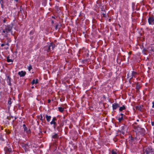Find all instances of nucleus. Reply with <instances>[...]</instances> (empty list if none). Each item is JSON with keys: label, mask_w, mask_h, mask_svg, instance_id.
I'll use <instances>...</instances> for the list:
<instances>
[{"label": "nucleus", "mask_w": 154, "mask_h": 154, "mask_svg": "<svg viewBox=\"0 0 154 154\" xmlns=\"http://www.w3.org/2000/svg\"><path fill=\"white\" fill-rule=\"evenodd\" d=\"M14 26V25L13 23L3 25L2 33V35H5V37H8V33L10 32L12 35H14L12 31Z\"/></svg>", "instance_id": "nucleus-1"}, {"label": "nucleus", "mask_w": 154, "mask_h": 154, "mask_svg": "<svg viewBox=\"0 0 154 154\" xmlns=\"http://www.w3.org/2000/svg\"><path fill=\"white\" fill-rule=\"evenodd\" d=\"M154 149H153L150 146H148L145 149H143V151L146 152V154H149L151 153V154H154Z\"/></svg>", "instance_id": "nucleus-2"}, {"label": "nucleus", "mask_w": 154, "mask_h": 154, "mask_svg": "<svg viewBox=\"0 0 154 154\" xmlns=\"http://www.w3.org/2000/svg\"><path fill=\"white\" fill-rule=\"evenodd\" d=\"M21 146L25 150V152H27L29 150V146L28 143H22L21 144Z\"/></svg>", "instance_id": "nucleus-3"}, {"label": "nucleus", "mask_w": 154, "mask_h": 154, "mask_svg": "<svg viewBox=\"0 0 154 154\" xmlns=\"http://www.w3.org/2000/svg\"><path fill=\"white\" fill-rule=\"evenodd\" d=\"M148 22L149 25H154V17L152 16H149L148 19Z\"/></svg>", "instance_id": "nucleus-4"}, {"label": "nucleus", "mask_w": 154, "mask_h": 154, "mask_svg": "<svg viewBox=\"0 0 154 154\" xmlns=\"http://www.w3.org/2000/svg\"><path fill=\"white\" fill-rule=\"evenodd\" d=\"M57 119L56 117H54L53 118L52 121L51 122L50 124L51 125H54V128L55 129V128L57 126V124L56 122H55L56 121Z\"/></svg>", "instance_id": "nucleus-5"}, {"label": "nucleus", "mask_w": 154, "mask_h": 154, "mask_svg": "<svg viewBox=\"0 0 154 154\" xmlns=\"http://www.w3.org/2000/svg\"><path fill=\"white\" fill-rule=\"evenodd\" d=\"M14 100V98L12 99L10 98L8 99V107L9 109L10 107L11 106V104L13 102Z\"/></svg>", "instance_id": "nucleus-6"}, {"label": "nucleus", "mask_w": 154, "mask_h": 154, "mask_svg": "<svg viewBox=\"0 0 154 154\" xmlns=\"http://www.w3.org/2000/svg\"><path fill=\"white\" fill-rule=\"evenodd\" d=\"M4 150L5 151V154H7L8 153L10 152H12V149L9 147H6L4 148Z\"/></svg>", "instance_id": "nucleus-7"}, {"label": "nucleus", "mask_w": 154, "mask_h": 154, "mask_svg": "<svg viewBox=\"0 0 154 154\" xmlns=\"http://www.w3.org/2000/svg\"><path fill=\"white\" fill-rule=\"evenodd\" d=\"M51 46L50 44L49 45L45 46L44 48L45 51H47L48 52H49L51 51Z\"/></svg>", "instance_id": "nucleus-8"}, {"label": "nucleus", "mask_w": 154, "mask_h": 154, "mask_svg": "<svg viewBox=\"0 0 154 154\" xmlns=\"http://www.w3.org/2000/svg\"><path fill=\"white\" fill-rule=\"evenodd\" d=\"M139 132H140L142 135H144L145 134V130L143 128H140Z\"/></svg>", "instance_id": "nucleus-9"}, {"label": "nucleus", "mask_w": 154, "mask_h": 154, "mask_svg": "<svg viewBox=\"0 0 154 154\" xmlns=\"http://www.w3.org/2000/svg\"><path fill=\"white\" fill-rule=\"evenodd\" d=\"M113 110H115L120 107L119 105L117 103H114L112 105Z\"/></svg>", "instance_id": "nucleus-10"}, {"label": "nucleus", "mask_w": 154, "mask_h": 154, "mask_svg": "<svg viewBox=\"0 0 154 154\" xmlns=\"http://www.w3.org/2000/svg\"><path fill=\"white\" fill-rule=\"evenodd\" d=\"M26 74V73L25 72H23V71H22L20 72H18V74L20 75V77L24 76Z\"/></svg>", "instance_id": "nucleus-11"}, {"label": "nucleus", "mask_w": 154, "mask_h": 154, "mask_svg": "<svg viewBox=\"0 0 154 154\" xmlns=\"http://www.w3.org/2000/svg\"><path fill=\"white\" fill-rule=\"evenodd\" d=\"M59 138V136L57 133H55L52 136V138L54 139H58Z\"/></svg>", "instance_id": "nucleus-12"}, {"label": "nucleus", "mask_w": 154, "mask_h": 154, "mask_svg": "<svg viewBox=\"0 0 154 154\" xmlns=\"http://www.w3.org/2000/svg\"><path fill=\"white\" fill-rule=\"evenodd\" d=\"M24 128V131H26V133L27 134H29L30 133L31 131H30V130L29 129V130H28V128H27L26 127H24V128Z\"/></svg>", "instance_id": "nucleus-13"}, {"label": "nucleus", "mask_w": 154, "mask_h": 154, "mask_svg": "<svg viewBox=\"0 0 154 154\" xmlns=\"http://www.w3.org/2000/svg\"><path fill=\"white\" fill-rule=\"evenodd\" d=\"M137 74V73L136 72H134V71H132L131 74L132 77L131 78V79H132L133 77L136 78L135 76Z\"/></svg>", "instance_id": "nucleus-14"}, {"label": "nucleus", "mask_w": 154, "mask_h": 154, "mask_svg": "<svg viewBox=\"0 0 154 154\" xmlns=\"http://www.w3.org/2000/svg\"><path fill=\"white\" fill-rule=\"evenodd\" d=\"M38 83V79H36V80L35 79H33L31 82V83L32 85H34V84H36Z\"/></svg>", "instance_id": "nucleus-15"}, {"label": "nucleus", "mask_w": 154, "mask_h": 154, "mask_svg": "<svg viewBox=\"0 0 154 154\" xmlns=\"http://www.w3.org/2000/svg\"><path fill=\"white\" fill-rule=\"evenodd\" d=\"M45 117L46 119V120L48 122H49L50 121V119L51 118V116H48V115H45Z\"/></svg>", "instance_id": "nucleus-16"}, {"label": "nucleus", "mask_w": 154, "mask_h": 154, "mask_svg": "<svg viewBox=\"0 0 154 154\" xmlns=\"http://www.w3.org/2000/svg\"><path fill=\"white\" fill-rule=\"evenodd\" d=\"M135 108L137 110L140 111H141L142 110V107H141L140 106H137L135 107Z\"/></svg>", "instance_id": "nucleus-17"}, {"label": "nucleus", "mask_w": 154, "mask_h": 154, "mask_svg": "<svg viewBox=\"0 0 154 154\" xmlns=\"http://www.w3.org/2000/svg\"><path fill=\"white\" fill-rule=\"evenodd\" d=\"M11 41H10L9 40H8L7 42V43L6 44V45L8 47H7L5 48V49L7 50L9 48V42Z\"/></svg>", "instance_id": "nucleus-18"}, {"label": "nucleus", "mask_w": 154, "mask_h": 154, "mask_svg": "<svg viewBox=\"0 0 154 154\" xmlns=\"http://www.w3.org/2000/svg\"><path fill=\"white\" fill-rule=\"evenodd\" d=\"M50 45L51 46V49L52 50H53L54 48L56 47V45L54 43H50Z\"/></svg>", "instance_id": "nucleus-19"}, {"label": "nucleus", "mask_w": 154, "mask_h": 154, "mask_svg": "<svg viewBox=\"0 0 154 154\" xmlns=\"http://www.w3.org/2000/svg\"><path fill=\"white\" fill-rule=\"evenodd\" d=\"M131 140L133 141V142H135V141L137 140H138V139L137 137H131Z\"/></svg>", "instance_id": "nucleus-20"}, {"label": "nucleus", "mask_w": 154, "mask_h": 154, "mask_svg": "<svg viewBox=\"0 0 154 154\" xmlns=\"http://www.w3.org/2000/svg\"><path fill=\"white\" fill-rule=\"evenodd\" d=\"M125 106L123 105L122 106L120 107L119 110L120 111H122L123 110L125 109Z\"/></svg>", "instance_id": "nucleus-21"}, {"label": "nucleus", "mask_w": 154, "mask_h": 154, "mask_svg": "<svg viewBox=\"0 0 154 154\" xmlns=\"http://www.w3.org/2000/svg\"><path fill=\"white\" fill-rule=\"evenodd\" d=\"M57 129L59 131H61L62 130V129L61 128V125H60L59 126L57 127Z\"/></svg>", "instance_id": "nucleus-22"}, {"label": "nucleus", "mask_w": 154, "mask_h": 154, "mask_svg": "<svg viewBox=\"0 0 154 154\" xmlns=\"http://www.w3.org/2000/svg\"><path fill=\"white\" fill-rule=\"evenodd\" d=\"M58 110L60 112H62L64 111V108L62 107H59L58 108Z\"/></svg>", "instance_id": "nucleus-23"}, {"label": "nucleus", "mask_w": 154, "mask_h": 154, "mask_svg": "<svg viewBox=\"0 0 154 154\" xmlns=\"http://www.w3.org/2000/svg\"><path fill=\"white\" fill-rule=\"evenodd\" d=\"M61 25H59L58 24H57L55 26V29L57 30L58 29H59L60 28Z\"/></svg>", "instance_id": "nucleus-24"}, {"label": "nucleus", "mask_w": 154, "mask_h": 154, "mask_svg": "<svg viewBox=\"0 0 154 154\" xmlns=\"http://www.w3.org/2000/svg\"><path fill=\"white\" fill-rule=\"evenodd\" d=\"M7 61L8 62H13V61L12 59H9V57H7Z\"/></svg>", "instance_id": "nucleus-25"}, {"label": "nucleus", "mask_w": 154, "mask_h": 154, "mask_svg": "<svg viewBox=\"0 0 154 154\" xmlns=\"http://www.w3.org/2000/svg\"><path fill=\"white\" fill-rule=\"evenodd\" d=\"M28 70L29 71H30L31 70V69H32V66L31 65H30L28 67Z\"/></svg>", "instance_id": "nucleus-26"}, {"label": "nucleus", "mask_w": 154, "mask_h": 154, "mask_svg": "<svg viewBox=\"0 0 154 154\" xmlns=\"http://www.w3.org/2000/svg\"><path fill=\"white\" fill-rule=\"evenodd\" d=\"M123 119V117L122 116H121V117L119 118L118 120L119 122H121V121Z\"/></svg>", "instance_id": "nucleus-27"}, {"label": "nucleus", "mask_w": 154, "mask_h": 154, "mask_svg": "<svg viewBox=\"0 0 154 154\" xmlns=\"http://www.w3.org/2000/svg\"><path fill=\"white\" fill-rule=\"evenodd\" d=\"M63 120H62L63 123H66V122H66V120H65V116H64L63 117Z\"/></svg>", "instance_id": "nucleus-28"}, {"label": "nucleus", "mask_w": 154, "mask_h": 154, "mask_svg": "<svg viewBox=\"0 0 154 154\" xmlns=\"http://www.w3.org/2000/svg\"><path fill=\"white\" fill-rule=\"evenodd\" d=\"M102 14L103 15V16H102V17H104L105 18L106 17V13H102Z\"/></svg>", "instance_id": "nucleus-29"}, {"label": "nucleus", "mask_w": 154, "mask_h": 154, "mask_svg": "<svg viewBox=\"0 0 154 154\" xmlns=\"http://www.w3.org/2000/svg\"><path fill=\"white\" fill-rule=\"evenodd\" d=\"M147 51V50L145 48H144L143 51V52H144V54H146V52Z\"/></svg>", "instance_id": "nucleus-30"}, {"label": "nucleus", "mask_w": 154, "mask_h": 154, "mask_svg": "<svg viewBox=\"0 0 154 154\" xmlns=\"http://www.w3.org/2000/svg\"><path fill=\"white\" fill-rule=\"evenodd\" d=\"M40 119L42 121H43L45 119V118L44 119L43 118L42 115H41V118H40Z\"/></svg>", "instance_id": "nucleus-31"}, {"label": "nucleus", "mask_w": 154, "mask_h": 154, "mask_svg": "<svg viewBox=\"0 0 154 154\" xmlns=\"http://www.w3.org/2000/svg\"><path fill=\"white\" fill-rule=\"evenodd\" d=\"M112 154H117V152L114 150H112L111 151Z\"/></svg>", "instance_id": "nucleus-32"}, {"label": "nucleus", "mask_w": 154, "mask_h": 154, "mask_svg": "<svg viewBox=\"0 0 154 154\" xmlns=\"http://www.w3.org/2000/svg\"><path fill=\"white\" fill-rule=\"evenodd\" d=\"M105 10H104V8H103L102 9L101 11V13H104V12H105Z\"/></svg>", "instance_id": "nucleus-33"}, {"label": "nucleus", "mask_w": 154, "mask_h": 154, "mask_svg": "<svg viewBox=\"0 0 154 154\" xmlns=\"http://www.w3.org/2000/svg\"><path fill=\"white\" fill-rule=\"evenodd\" d=\"M3 1L4 0H0V3L1 5H3V3H4Z\"/></svg>", "instance_id": "nucleus-34"}, {"label": "nucleus", "mask_w": 154, "mask_h": 154, "mask_svg": "<svg viewBox=\"0 0 154 154\" xmlns=\"http://www.w3.org/2000/svg\"><path fill=\"white\" fill-rule=\"evenodd\" d=\"M7 77V78L8 79L9 81H11V79L10 77L9 76H8Z\"/></svg>", "instance_id": "nucleus-35"}, {"label": "nucleus", "mask_w": 154, "mask_h": 154, "mask_svg": "<svg viewBox=\"0 0 154 154\" xmlns=\"http://www.w3.org/2000/svg\"><path fill=\"white\" fill-rule=\"evenodd\" d=\"M136 88H137V89H138L140 88L139 87V85H138V83L137 84Z\"/></svg>", "instance_id": "nucleus-36"}, {"label": "nucleus", "mask_w": 154, "mask_h": 154, "mask_svg": "<svg viewBox=\"0 0 154 154\" xmlns=\"http://www.w3.org/2000/svg\"><path fill=\"white\" fill-rule=\"evenodd\" d=\"M7 21V20L5 18L4 20H3V22L4 23H5Z\"/></svg>", "instance_id": "nucleus-37"}, {"label": "nucleus", "mask_w": 154, "mask_h": 154, "mask_svg": "<svg viewBox=\"0 0 154 154\" xmlns=\"http://www.w3.org/2000/svg\"><path fill=\"white\" fill-rule=\"evenodd\" d=\"M8 82V83H9V85H10V86H11V81H9Z\"/></svg>", "instance_id": "nucleus-38"}, {"label": "nucleus", "mask_w": 154, "mask_h": 154, "mask_svg": "<svg viewBox=\"0 0 154 154\" xmlns=\"http://www.w3.org/2000/svg\"><path fill=\"white\" fill-rule=\"evenodd\" d=\"M120 132L123 135H124L125 134V132L124 131H120Z\"/></svg>", "instance_id": "nucleus-39"}, {"label": "nucleus", "mask_w": 154, "mask_h": 154, "mask_svg": "<svg viewBox=\"0 0 154 154\" xmlns=\"http://www.w3.org/2000/svg\"><path fill=\"white\" fill-rule=\"evenodd\" d=\"M152 108H154V101L152 102Z\"/></svg>", "instance_id": "nucleus-40"}, {"label": "nucleus", "mask_w": 154, "mask_h": 154, "mask_svg": "<svg viewBox=\"0 0 154 154\" xmlns=\"http://www.w3.org/2000/svg\"><path fill=\"white\" fill-rule=\"evenodd\" d=\"M151 124L153 126L154 125V122H151Z\"/></svg>", "instance_id": "nucleus-41"}, {"label": "nucleus", "mask_w": 154, "mask_h": 154, "mask_svg": "<svg viewBox=\"0 0 154 154\" xmlns=\"http://www.w3.org/2000/svg\"><path fill=\"white\" fill-rule=\"evenodd\" d=\"M5 45V44L4 43H3L1 45V46L3 47V46H4Z\"/></svg>", "instance_id": "nucleus-42"}, {"label": "nucleus", "mask_w": 154, "mask_h": 154, "mask_svg": "<svg viewBox=\"0 0 154 154\" xmlns=\"http://www.w3.org/2000/svg\"><path fill=\"white\" fill-rule=\"evenodd\" d=\"M51 102V100L50 99H48V103H50Z\"/></svg>", "instance_id": "nucleus-43"}, {"label": "nucleus", "mask_w": 154, "mask_h": 154, "mask_svg": "<svg viewBox=\"0 0 154 154\" xmlns=\"http://www.w3.org/2000/svg\"><path fill=\"white\" fill-rule=\"evenodd\" d=\"M30 35H32L33 34V32L32 31H31L29 33Z\"/></svg>", "instance_id": "nucleus-44"}, {"label": "nucleus", "mask_w": 154, "mask_h": 154, "mask_svg": "<svg viewBox=\"0 0 154 154\" xmlns=\"http://www.w3.org/2000/svg\"><path fill=\"white\" fill-rule=\"evenodd\" d=\"M23 128H24V127H26V125L25 124H23Z\"/></svg>", "instance_id": "nucleus-45"}, {"label": "nucleus", "mask_w": 154, "mask_h": 154, "mask_svg": "<svg viewBox=\"0 0 154 154\" xmlns=\"http://www.w3.org/2000/svg\"><path fill=\"white\" fill-rule=\"evenodd\" d=\"M123 113H121L120 115L121 116H122L123 117Z\"/></svg>", "instance_id": "nucleus-46"}, {"label": "nucleus", "mask_w": 154, "mask_h": 154, "mask_svg": "<svg viewBox=\"0 0 154 154\" xmlns=\"http://www.w3.org/2000/svg\"><path fill=\"white\" fill-rule=\"evenodd\" d=\"M60 125H61V126H63V123H62H62H61V124H60Z\"/></svg>", "instance_id": "nucleus-47"}, {"label": "nucleus", "mask_w": 154, "mask_h": 154, "mask_svg": "<svg viewBox=\"0 0 154 154\" xmlns=\"http://www.w3.org/2000/svg\"><path fill=\"white\" fill-rule=\"evenodd\" d=\"M39 129H40V133H42V130H41V129L40 128H39Z\"/></svg>", "instance_id": "nucleus-48"}, {"label": "nucleus", "mask_w": 154, "mask_h": 154, "mask_svg": "<svg viewBox=\"0 0 154 154\" xmlns=\"http://www.w3.org/2000/svg\"><path fill=\"white\" fill-rule=\"evenodd\" d=\"M14 1H15L16 2H18V0H14Z\"/></svg>", "instance_id": "nucleus-49"}, {"label": "nucleus", "mask_w": 154, "mask_h": 154, "mask_svg": "<svg viewBox=\"0 0 154 154\" xmlns=\"http://www.w3.org/2000/svg\"><path fill=\"white\" fill-rule=\"evenodd\" d=\"M1 7L2 8H3V7H4V5H3H3H1Z\"/></svg>", "instance_id": "nucleus-50"}, {"label": "nucleus", "mask_w": 154, "mask_h": 154, "mask_svg": "<svg viewBox=\"0 0 154 154\" xmlns=\"http://www.w3.org/2000/svg\"><path fill=\"white\" fill-rule=\"evenodd\" d=\"M128 54H131V51L129 52V53H128Z\"/></svg>", "instance_id": "nucleus-51"}, {"label": "nucleus", "mask_w": 154, "mask_h": 154, "mask_svg": "<svg viewBox=\"0 0 154 154\" xmlns=\"http://www.w3.org/2000/svg\"><path fill=\"white\" fill-rule=\"evenodd\" d=\"M52 18L54 19H55V17L54 16H52Z\"/></svg>", "instance_id": "nucleus-52"}, {"label": "nucleus", "mask_w": 154, "mask_h": 154, "mask_svg": "<svg viewBox=\"0 0 154 154\" xmlns=\"http://www.w3.org/2000/svg\"><path fill=\"white\" fill-rule=\"evenodd\" d=\"M52 23H54V22L53 20H52Z\"/></svg>", "instance_id": "nucleus-53"}, {"label": "nucleus", "mask_w": 154, "mask_h": 154, "mask_svg": "<svg viewBox=\"0 0 154 154\" xmlns=\"http://www.w3.org/2000/svg\"><path fill=\"white\" fill-rule=\"evenodd\" d=\"M2 137H0V140H2Z\"/></svg>", "instance_id": "nucleus-54"}, {"label": "nucleus", "mask_w": 154, "mask_h": 154, "mask_svg": "<svg viewBox=\"0 0 154 154\" xmlns=\"http://www.w3.org/2000/svg\"><path fill=\"white\" fill-rule=\"evenodd\" d=\"M119 27H121V26H120L119 24Z\"/></svg>", "instance_id": "nucleus-55"}, {"label": "nucleus", "mask_w": 154, "mask_h": 154, "mask_svg": "<svg viewBox=\"0 0 154 154\" xmlns=\"http://www.w3.org/2000/svg\"><path fill=\"white\" fill-rule=\"evenodd\" d=\"M4 44H5V45H6V42H4Z\"/></svg>", "instance_id": "nucleus-56"}, {"label": "nucleus", "mask_w": 154, "mask_h": 154, "mask_svg": "<svg viewBox=\"0 0 154 154\" xmlns=\"http://www.w3.org/2000/svg\"><path fill=\"white\" fill-rule=\"evenodd\" d=\"M17 119V118L16 117H15V120H16Z\"/></svg>", "instance_id": "nucleus-57"}, {"label": "nucleus", "mask_w": 154, "mask_h": 154, "mask_svg": "<svg viewBox=\"0 0 154 154\" xmlns=\"http://www.w3.org/2000/svg\"><path fill=\"white\" fill-rule=\"evenodd\" d=\"M34 88V87L32 86V88Z\"/></svg>", "instance_id": "nucleus-58"}, {"label": "nucleus", "mask_w": 154, "mask_h": 154, "mask_svg": "<svg viewBox=\"0 0 154 154\" xmlns=\"http://www.w3.org/2000/svg\"><path fill=\"white\" fill-rule=\"evenodd\" d=\"M137 121L138 122L139 121V120H137Z\"/></svg>", "instance_id": "nucleus-59"}]
</instances>
